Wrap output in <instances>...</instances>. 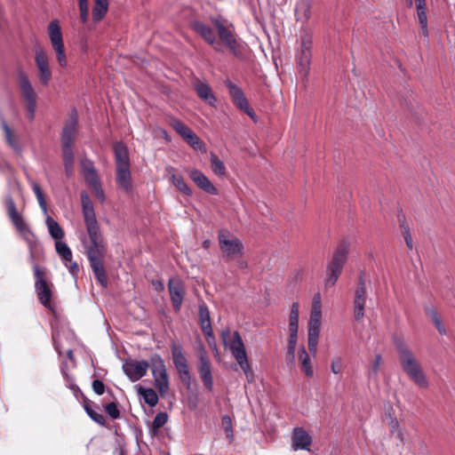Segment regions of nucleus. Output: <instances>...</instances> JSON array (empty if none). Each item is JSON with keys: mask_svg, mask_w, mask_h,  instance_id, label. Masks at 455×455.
<instances>
[{"mask_svg": "<svg viewBox=\"0 0 455 455\" xmlns=\"http://www.w3.org/2000/svg\"><path fill=\"white\" fill-rule=\"evenodd\" d=\"M299 303L293 302L289 316V331H298L299 329Z\"/></svg>", "mask_w": 455, "mask_h": 455, "instance_id": "a19ab883", "label": "nucleus"}, {"mask_svg": "<svg viewBox=\"0 0 455 455\" xmlns=\"http://www.w3.org/2000/svg\"><path fill=\"white\" fill-rule=\"evenodd\" d=\"M48 33L60 66L66 67L67 57L64 50L62 34L58 20H52L50 22L48 26Z\"/></svg>", "mask_w": 455, "mask_h": 455, "instance_id": "ddd939ff", "label": "nucleus"}, {"mask_svg": "<svg viewBox=\"0 0 455 455\" xmlns=\"http://www.w3.org/2000/svg\"><path fill=\"white\" fill-rule=\"evenodd\" d=\"M31 188L36 196L38 204L42 209V211L46 214L47 213V204L44 196V193L41 189V187L36 181H30Z\"/></svg>", "mask_w": 455, "mask_h": 455, "instance_id": "37998d69", "label": "nucleus"}, {"mask_svg": "<svg viewBox=\"0 0 455 455\" xmlns=\"http://www.w3.org/2000/svg\"><path fill=\"white\" fill-rule=\"evenodd\" d=\"M85 181L91 186L100 183L96 169H91L89 172L84 174Z\"/></svg>", "mask_w": 455, "mask_h": 455, "instance_id": "864d4df0", "label": "nucleus"}, {"mask_svg": "<svg viewBox=\"0 0 455 455\" xmlns=\"http://www.w3.org/2000/svg\"><path fill=\"white\" fill-rule=\"evenodd\" d=\"M219 243L224 257L233 258L243 254V245L238 238L230 239L221 231L219 234Z\"/></svg>", "mask_w": 455, "mask_h": 455, "instance_id": "2eb2a0df", "label": "nucleus"}, {"mask_svg": "<svg viewBox=\"0 0 455 455\" xmlns=\"http://www.w3.org/2000/svg\"><path fill=\"white\" fill-rule=\"evenodd\" d=\"M4 204L7 214L16 229L22 235L23 238L28 245L30 251V260L35 258L36 251L38 247V241L35 234L29 229L23 217L18 212L16 204L11 196H6Z\"/></svg>", "mask_w": 455, "mask_h": 455, "instance_id": "f03ea898", "label": "nucleus"}, {"mask_svg": "<svg viewBox=\"0 0 455 455\" xmlns=\"http://www.w3.org/2000/svg\"><path fill=\"white\" fill-rule=\"evenodd\" d=\"M198 371L206 389L208 391H212L213 378L212 374L211 363L204 354H201L199 356Z\"/></svg>", "mask_w": 455, "mask_h": 455, "instance_id": "5701e85b", "label": "nucleus"}, {"mask_svg": "<svg viewBox=\"0 0 455 455\" xmlns=\"http://www.w3.org/2000/svg\"><path fill=\"white\" fill-rule=\"evenodd\" d=\"M171 349L173 364L179 373L180 379L186 387L189 388L191 386V374L182 347L174 342L172 344Z\"/></svg>", "mask_w": 455, "mask_h": 455, "instance_id": "9d476101", "label": "nucleus"}, {"mask_svg": "<svg viewBox=\"0 0 455 455\" xmlns=\"http://www.w3.org/2000/svg\"><path fill=\"white\" fill-rule=\"evenodd\" d=\"M403 235L406 245L410 250H411L413 247V243H412V237L411 235L410 229L408 227L403 226Z\"/></svg>", "mask_w": 455, "mask_h": 455, "instance_id": "052dcab7", "label": "nucleus"}, {"mask_svg": "<svg viewBox=\"0 0 455 455\" xmlns=\"http://www.w3.org/2000/svg\"><path fill=\"white\" fill-rule=\"evenodd\" d=\"M92 188L93 189L94 195L97 197V199L103 203L105 201V194L102 189L101 184L100 183L98 185L92 186Z\"/></svg>", "mask_w": 455, "mask_h": 455, "instance_id": "bf43d9fd", "label": "nucleus"}, {"mask_svg": "<svg viewBox=\"0 0 455 455\" xmlns=\"http://www.w3.org/2000/svg\"><path fill=\"white\" fill-rule=\"evenodd\" d=\"M295 348H296V346L288 345L287 359L290 360L291 363H293L294 359H295Z\"/></svg>", "mask_w": 455, "mask_h": 455, "instance_id": "774afa93", "label": "nucleus"}, {"mask_svg": "<svg viewBox=\"0 0 455 455\" xmlns=\"http://www.w3.org/2000/svg\"><path fill=\"white\" fill-rule=\"evenodd\" d=\"M298 358L299 362L300 370L307 378L314 375V370L311 363V359L304 346H300L298 351Z\"/></svg>", "mask_w": 455, "mask_h": 455, "instance_id": "7c9ffc66", "label": "nucleus"}, {"mask_svg": "<svg viewBox=\"0 0 455 455\" xmlns=\"http://www.w3.org/2000/svg\"><path fill=\"white\" fill-rule=\"evenodd\" d=\"M192 28L209 44H211L216 52H222V46L217 40L214 30L207 24L196 20L191 24Z\"/></svg>", "mask_w": 455, "mask_h": 455, "instance_id": "f3484780", "label": "nucleus"}, {"mask_svg": "<svg viewBox=\"0 0 455 455\" xmlns=\"http://www.w3.org/2000/svg\"><path fill=\"white\" fill-rule=\"evenodd\" d=\"M68 262L70 263L69 266L67 264V262L65 263V265L67 267L69 268L70 274L75 276L79 272V266L76 262H73L72 260Z\"/></svg>", "mask_w": 455, "mask_h": 455, "instance_id": "0e129e2a", "label": "nucleus"}, {"mask_svg": "<svg viewBox=\"0 0 455 455\" xmlns=\"http://www.w3.org/2000/svg\"><path fill=\"white\" fill-rule=\"evenodd\" d=\"M427 315L431 317L432 322L434 323L435 328L441 335L446 334V329L443 326L441 318L439 317L437 312L435 309H428Z\"/></svg>", "mask_w": 455, "mask_h": 455, "instance_id": "49530a36", "label": "nucleus"}, {"mask_svg": "<svg viewBox=\"0 0 455 455\" xmlns=\"http://www.w3.org/2000/svg\"><path fill=\"white\" fill-rule=\"evenodd\" d=\"M320 328H321V320L309 319L307 346H308L309 353L313 356H315L316 352H317Z\"/></svg>", "mask_w": 455, "mask_h": 455, "instance_id": "b1692460", "label": "nucleus"}, {"mask_svg": "<svg viewBox=\"0 0 455 455\" xmlns=\"http://www.w3.org/2000/svg\"><path fill=\"white\" fill-rule=\"evenodd\" d=\"M172 129L195 150L205 152L206 148L200 138L182 121L176 117H170L168 121Z\"/></svg>", "mask_w": 455, "mask_h": 455, "instance_id": "1a4fd4ad", "label": "nucleus"}, {"mask_svg": "<svg viewBox=\"0 0 455 455\" xmlns=\"http://www.w3.org/2000/svg\"><path fill=\"white\" fill-rule=\"evenodd\" d=\"M63 162L67 176H71L73 173L74 166V153L73 148L62 149Z\"/></svg>", "mask_w": 455, "mask_h": 455, "instance_id": "ea45409f", "label": "nucleus"}, {"mask_svg": "<svg viewBox=\"0 0 455 455\" xmlns=\"http://www.w3.org/2000/svg\"><path fill=\"white\" fill-rule=\"evenodd\" d=\"M35 61L38 69V77L41 84L44 85L48 84L52 78V70L50 68L48 56L43 49H36Z\"/></svg>", "mask_w": 455, "mask_h": 455, "instance_id": "a211bd4d", "label": "nucleus"}, {"mask_svg": "<svg viewBox=\"0 0 455 455\" xmlns=\"http://www.w3.org/2000/svg\"><path fill=\"white\" fill-rule=\"evenodd\" d=\"M388 427L390 433L395 435V437L401 443H404V435L402 428L400 427V423L398 419L395 417L392 416L391 414L389 415Z\"/></svg>", "mask_w": 455, "mask_h": 455, "instance_id": "58836bf2", "label": "nucleus"}, {"mask_svg": "<svg viewBox=\"0 0 455 455\" xmlns=\"http://www.w3.org/2000/svg\"><path fill=\"white\" fill-rule=\"evenodd\" d=\"M417 15L423 35L427 36V16L426 0H415Z\"/></svg>", "mask_w": 455, "mask_h": 455, "instance_id": "2f4dec72", "label": "nucleus"}, {"mask_svg": "<svg viewBox=\"0 0 455 455\" xmlns=\"http://www.w3.org/2000/svg\"><path fill=\"white\" fill-rule=\"evenodd\" d=\"M82 169H83V172L84 174L85 172H89V171L91 169H95V168H94L93 163L92 161L84 160V161H82Z\"/></svg>", "mask_w": 455, "mask_h": 455, "instance_id": "69168bd1", "label": "nucleus"}, {"mask_svg": "<svg viewBox=\"0 0 455 455\" xmlns=\"http://www.w3.org/2000/svg\"><path fill=\"white\" fill-rule=\"evenodd\" d=\"M77 113L73 111L66 122L61 132V149L72 148L76 134Z\"/></svg>", "mask_w": 455, "mask_h": 455, "instance_id": "6ab92c4d", "label": "nucleus"}, {"mask_svg": "<svg viewBox=\"0 0 455 455\" xmlns=\"http://www.w3.org/2000/svg\"><path fill=\"white\" fill-rule=\"evenodd\" d=\"M188 176L195 182V184L204 192L214 196L219 194L218 189L200 170L192 169L188 172Z\"/></svg>", "mask_w": 455, "mask_h": 455, "instance_id": "4be33fe9", "label": "nucleus"}, {"mask_svg": "<svg viewBox=\"0 0 455 455\" xmlns=\"http://www.w3.org/2000/svg\"><path fill=\"white\" fill-rule=\"evenodd\" d=\"M108 10V0H94L92 18L94 22L100 21Z\"/></svg>", "mask_w": 455, "mask_h": 455, "instance_id": "72a5a7b5", "label": "nucleus"}, {"mask_svg": "<svg viewBox=\"0 0 455 455\" xmlns=\"http://www.w3.org/2000/svg\"><path fill=\"white\" fill-rule=\"evenodd\" d=\"M297 20L307 21L310 17V4L308 1L300 2L295 9Z\"/></svg>", "mask_w": 455, "mask_h": 455, "instance_id": "4c0bfd02", "label": "nucleus"}, {"mask_svg": "<svg viewBox=\"0 0 455 455\" xmlns=\"http://www.w3.org/2000/svg\"><path fill=\"white\" fill-rule=\"evenodd\" d=\"M309 319L322 320V308L321 307H311Z\"/></svg>", "mask_w": 455, "mask_h": 455, "instance_id": "e2e57ef3", "label": "nucleus"}, {"mask_svg": "<svg viewBox=\"0 0 455 455\" xmlns=\"http://www.w3.org/2000/svg\"><path fill=\"white\" fill-rule=\"evenodd\" d=\"M116 183L126 193L132 191V180L130 166L116 168Z\"/></svg>", "mask_w": 455, "mask_h": 455, "instance_id": "a878e982", "label": "nucleus"}, {"mask_svg": "<svg viewBox=\"0 0 455 455\" xmlns=\"http://www.w3.org/2000/svg\"><path fill=\"white\" fill-rule=\"evenodd\" d=\"M343 370V360L340 356H335L331 362V371L334 374L341 373Z\"/></svg>", "mask_w": 455, "mask_h": 455, "instance_id": "6e6d98bb", "label": "nucleus"}, {"mask_svg": "<svg viewBox=\"0 0 455 455\" xmlns=\"http://www.w3.org/2000/svg\"><path fill=\"white\" fill-rule=\"evenodd\" d=\"M195 90L201 100L205 101L208 105L215 107L217 100L211 86L207 83L197 82L195 84Z\"/></svg>", "mask_w": 455, "mask_h": 455, "instance_id": "cd10ccee", "label": "nucleus"}, {"mask_svg": "<svg viewBox=\"0 0 455 455\" xmlns=\"http://www.w3.org/2000/svg\"><path fill=\"white\" fill-rule=\"evenodd\" d=\"M367 300L366 291L355 290L354 297V315L357 322L364 317V308Z\"/></svg>", "mask_w": 455, "mask_h": 455, "instance_id": "bb28decb", "label": "nucleus"}, {"mask_svg": "<svg viewBox=\"0 0 455 455\" xmlns=\"http://www.w3.org/2000/svg\"><path fill=\"white\" fill-rule=\"evenodd\" d=\"M55 249L57 253L65 262L72 260V251L66 243L57 241L55 243Z\"/></svg>", "mask_w": 455, "mask_h": 455, "instance_id": "79ce46f5", "label": "nucleus"}, {"mask_svg": "<svg viewBox=\"0 0 455 455\" xmlns=\"http://www.w3.org/2000/svg\"><path fill=\"white\" fill-rule=\"evenodd\" d=\"M221 339L223 345L230 349L236 361L247 356L243 341L237 331H234L231 335V331L228 328L222 330Z\"/></svg>", "mask_w": 455, "mask_h": 455, "instance_id": "f8f14e48", "label": "nucleus"}, {"mask_svg": "<svg viewBox=\"0 0 455 455\" xmlns=\"http://www.w3.org/2000/svg\"><path fill=\"white\" fill-rule=\"evenodd\" d=\"M225 84L228 89V92L233 102L244 94L242 89L238 87L235 84H234L232 81L228 79L225 81Z\"/></svg>", "mask_w": 455, "mask_h": 455, "instance_id": "a18cd8bd", "label": "nucleus"}, {"mask_svg": "<svg viewBox=\"0 0 455 455\" xmlns=\"http://www.w3.org/2000/svg\"><path fill=\"white\" fill-rule=\"evenodd\" d=\"M115 162L116 168L130 166V157L127 147L122 142H116L114 146Z\"/></svg>", "mask_w": 455, "mask_h": 455, "instance_id": "c85d7f7f", "label": "nucleus"}, {"mask_svg": "<svg viewBox=\"0 0 455 455\" xmlns=\"http://www.w3.org/2000/svg\"><path fill=\"white\" fill-rule=\"evenodd\" d=\"M151 368L150 361L128 360L123 363V370L132 382H136L143 378Z\"/></svg>", "mask_w": 455, "mask_h": 455, "instance_id": "4468645a", "label": "nucleus"}, {"mask_svg": "<svg viewBox=\"0 0 455 455\" xmlns=\"http://www.w3.org/2000/svg\"><path fill=\"white\" fill-rule=\"evenodd\" d=\"M150 364L154 385L159 394L164 396L170 388L169 377L164 360L158 354L150 356Z\"/></svg>", "mask_w": 455, "mask_h": 455, "instance_id": "423d86ee", "label": "nucleus"}, {"mask_svg": "<svg viewBox=\"0 0 455 455\" xmlns=\"http://www.w3.org/2000/svg\"><path fill=\"white\" fill-rule=\"evenodd\" d=\"M81 204L86 230L100 228L93 204L86 191L81 192Z\"/></svg>", "mask_w": 455, "mask_h": 455, "instance_id": "dca6fc26", "label": "nucleus"}, {"mask_svg": "<svg viewBox=\"0 0 455 455\" xmlns=\"http://www.w3.org/2000/svg\"><path fill=\"white\" fill-rule=\"evenodd\" d=\"M348 253L349 243L346 241L341 242L327 264L326 277L324 279L325 289H329L336 284L347 260Z\"/></svg>", "mask_w": 455, "mask_h": 455, "instance_id": "7ed1b4c3", "label": "nucleus"}, {"mask_svg": "<svg viewBox=\"0 0 455 455\" xmlns=\"http://www.w3.org/2000/svg\"><path fill=\"white\" fill-rule=\"evenodd\" d=\"M80 10V20L83 24H85L88 20L89 15V5H78Z\"/></svg>", "mask_w": 455, "mask_h": 455, "instance_id": "680f3d73", "label": "nucleus"}, {"mask_svg": "<svg viewBox=\"0 0 455 455\" xmlns=\"http://www.w3.org/2000/svg\"><path fill=\"white\" fill-rule=\"evenodd\" d=\"M84 410L88 416L96 423H98L100 426H104L106 419L105 417L101 414L94 411L89 403L84 404Z\"/></svg>", "mask_w": 455, "mask_h": 455, "instance_id": "de8ad7c7", "label": "nucleus"}, {"mask_svg": "<svg viewBox=\"0 0 455 455\" xmlns=\"http://www.w3.org/2000/svg\"><path fill=\"white\" fill-rule=\"evenodd\" d=\"M50 235L55 240H60L64 237V231L60 224L52 217L47 216L45 220Z\"/></svg>", "mask_w": 455, "mask_h": 455, "instance_id": "f704fd0d", "label": "nucleus"}, {"mask_svg": "<svg viewBox=\"0 0 455 455\" xmlns=\"http://www.w3.org/2000/svg\"><path fill=\"white\" fill-rule=\"evenodd\" d=\"M212 22L217 29L220 41L237 58H243L244 45L238 42L230 29H228L220 20L213 19Z\"/></svg>", "mask_w": 455, "mask_h": 455, "instance_id": "0eeeda50", "label": "nucleus"}, {"mask_svg": "<svg viewBox=\"0 0 455 455\" xmlns=\"http://www.w3.org/2000/svg\"><path fill=\"white\" fill-rule=\"evenodd\" d=\"M236 362L239 364V366L242 368V370L243 371V372L246 375V378L248 379V380L249 381H252L253 372H252V371L251 369V366H250V363L248 362L247 356L243 358V359H239Z\"/></svg>", "mask_w": 455, "mask_h": 455, "instance_id": "3c124183", "label": "nucleus"}, {"mask_svg": "<svg viewBox=\"0 0 455 455\" xmlns=\"http://www.w3.org/2000/svg\"><path fill=\"white\" fill-rule=\"evenodd\" d=\"M88 237L82 235L81 243L89 262L102 260L106 254V245L100 228L86 230Z\"/></svg>", "mask_w": 455, "mask_h": 455, "instance_id": "20e7f679", "label": "nucleus"}, {"mask_svg": "<svg viewBox=\"0 0 455 455\" xmlns=\"http://www.w3.org/2000/svg\"><path fill=\"white\" fill-rule=\"evenodd\" d=\"M211 166L212 172L219 177H224L227 173L225 164L214 153L210 156Z\"/></svg>", "mask_w": 455, "mask_h": 455, "instance_id": "e433bc0d", "label": "nucleus"}, {"mask_svg": "<svg viewBox=\"0 0 455 455\" xmlns=\"http://www.w3.org/2000/svg\"><path fill=\"white\" fill-rule=\"evenodd\" d=\"M311 435L303 427H295L291 433V447L294 451L309 450Z\"/></svg>", "mask_w": 455, "mask_h": 455, "instance_id": "412c9836", "label": "nucleus"}, {"mask_svg": "<svg viewBox=\"0 0 455 455\" xmlns=\"http://www.w3.org/2000/svg\"><path fill=\"white\" fill-rule=\"evenodd\" d=\"M18 78L21 97L27 103L28 119L33 120L36 108V93L25 72L20 71Z\"/></svg>", "mask_w": 455, "mask_h": 455, "instance_id": "6e6552de", "label": "nucleus"}, {"mask_svg": "<svg viewBox=\"0 0 455 455\" xmlns=\"http://www.w3.org/2000/svg\"><path fill=\"white\" fill-rule=\"evenodd\" d=\"M167 419L168 416L165 412L157 413L153 420V427L156 429L162 427L167 422Z\"/></svg>", "mask_w": 455, "mask_h": 455, "instance_id": "4d7b16f0", "label": "nucleus"}, {"mask_svg": "<svg viewBox=\"0 0 455 455\" xmlns=\"http://www.w3.org/2000/svg\"><path fill=\"white\" fill-rule=\"evenodd\" d=\"M239 109L246 113L251 118L255 117L253 109L250 107L249 102L244 94L233 102Z\"/></svg>", "mask_w": 455, "mask_h": 455, "instance_id": "c03bdc74", "label": "nucleus"}, {"mask_svg": "<svg viewBox=\"0 0 455 455\" xmlns=\"http://www.w3.org/2000/svg\"><path fill=\"white\" fill-rule=\"evenodd\" d=\"M395 346L403 371L417 386L422 388L427 387L428 380L408 345L403 339H397L395 341Z\"/></svg>", "mask_w": 455, "mask_h": 455, "instance_id": "f257e3e1", "label": "nucleus"}, {"mask_svg": "<svg viewBox=\"0 0 455 455\" xmlns=\"http://www.w3.org/2000/svg\"><path fill=\"white\" fill-rule=\"evenodd\" d=\"M90 266L98 283L106 288L108 286V279L102 260L90 262Z\"/></svg>", "mask_w": 455, "mask_h": 455, "instance_id": "473e14b6", "label": "nucleus"}, {"mask_svg": "<svg viewBox=\"0 0 455 455\" xmlns=\"http://www.w3.org/2000/svg\"><path fill=\"white\" fill-rule=\"evenodd\" d=\"M312 36L306 33L301 36L299 47L296 53V63L299 76L303 80H307L312 59Z\"/></svg>", "mask_w": 455, "mask_h": 455, "instance_id": "39448f33", "label": "nucleus"}, {"mask_svg": "<svg viewBox=\"0 0 455 455\" xmlns=\"http://www.w3.org/2000/svg\"><path fill=\"white\" fill-rule=\"evenodd\" d=\"M139 393L141 395L144 402L150 407H154L157 404L159 398L157 393L153 388H144L140 387Z\"/></svg>", "mask_w": 455, "mask_h": 455, "instance_id": "c9c22d12", "label": "nucleus"}, {"mask_svg": "<svg viewBox=\"0 0 455 455\" xmlns=\"http://www.w3.org/2000/svg\"><path fill=\"white\" fill-rule=\"evenodd\" d=\"M168 289L173 309L175 312H179L185 294L184 284L179 277H172L168 282Z\"/></svg>", "mask_w": 455, "mask_h": 455, "instance_id": "aec40b11", "label": "nucleus"}, {"mask_svg": "<svg viewBox=\"0 0 455 455\" xmlns=\"http://www.w3.org/2000/svg\"><path fill=\"white\" fill-rule=\"evenodd\" d=\"M165 171L170 175L171 182L177 188L179 191L186 196H192V190L189 188L183 177L175 174L174 167L167 166Z\"/></svg>", "mask_w": 455, "mask_h": 455, "instance_id": "c756f323", "label": "nucleus"}, {"mask_svg": "<svg viewBox=\"0 0 455 455\" xmlns=\"http://www.w3.org/2000/svg\"><path fill=\"white\" fill-rule=\"evenodd\" d=\"M33 263L34 275L36 277L35 289L39 301L46 307H51L52 291L45 280L44 269H42L35 260Z\"/></svg>", "mask_w": 455, "mask_h": 455, "instance_id": "9b49d317", "label": "nucleus"}, {"mask_svg": "<svg viewBox=\"0 0 455 455\" xmlns=\"http://www.w3.org/2000/svg\"><path fill=\"white\" fill-rule=\"evenodd\" d=\"M1 127L4 132V137H5L6 141L8 142V144L14 149H18V146L16 145V143L13 140V137H12V130L5 121L3 120L1 122Z\"/></svg>", "mask_w": 455, "mask_h": 455, "instance_id": "8fccbe9b", "label": "nucleus"}, {"mask_svg": "<svg viewBox=\"0 0 455 455\" xmlns=\"http://www.w3.org/2000/svg\"><path fill=\"white\" fill-rule=\"evenodd\" d=\"M222 426L225 429L227 437L229 439V442H232L234 435H233V427H232V420L228 415H224L221 419Z\"/></svg>", "mask_w": 455, "mask_h": 455, "instance_id": "603ef678", "label": "nucleus"}, {"mask_svg": "<svg viewBox=\"0 0 455 455\" xmlns=\"http://www.w3.org/2000/svg\"><path fill=\"white\" fill-rule=\"evenodd\" d=\"M311 307H321L322 308V298L320 292H316L313 297Z\"/></svg>", "mask_w": 455, "mask_h": 455, "instance_id": "338daca9", "label": "nucleus"}, {"mask_svg": "<svg viewBox=\"0 0 455 455\" xmlns=\"http://www.w3.org/2000/svg\"><path fill=\"white\" fill-rule=\"evenodd\" d=\"M105 411L108 414V416L113 419H116L120 417V411L118 409V406L114 402L108 403L105 406Z\"/></svg>", "mask_w": 455, "mask_h": 455, "instance_id": "5fc2aeb1", "label": "nucleus"}, {"mask_svg": "<svg viewBox=\"0 0 455 455\" xmlns=\"http://www.w3.org/2000/svg\"><path fill=\"white\" fill-rule=\"evenodd\" d=\"M92 390L95 394L101 395L105 392V384L100 379H94L92 381Z\"/></svg>", "mask_w": 455, "mask_h": 455, "instance_id": "13d9d810", "label": "nucleus"}, {"mask_svg": "<svg viewBox=\"0 0 455 455\" xmlns=\"http://www.w3.org/2000/svg\"><path fill=\"white\" fill-rule=\"evenodd\" d=\"M199 323L208 343H211L212 340H214V335L211 323L210 311L205 303L199 305Z\"/></svg>", "mask_w": 455, "mask_h": 455, "instance_id": "393cba45", "label": "nucleus"}, {"mask_svg": "<svg viewBox=\"0 0 455 455\" xmlns=\"http://www.w3.org/2000/svg\"><path fill=\"white\" fill-rule=\"evenodd\" d=\"M381 363L382 356L379 354L376 355L371 363V366L367 372V376L369 379H375L378 376Z\"/></svg>", "mask_w": 455, "mask_h": 455, "instance_id": "09e8293b", "label": "nucleus"}]
</instances>
